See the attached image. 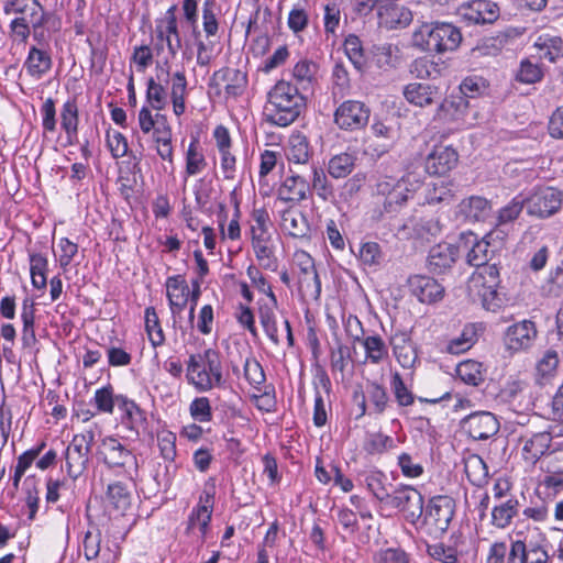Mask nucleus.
<instances>
[{"instance_id":"obj_21","label":"nucleus","mask_w":563,"mask_h":563,"mask_svg":"<svg viewBox=\"0 0 563 563\" xmlns=\"http://www.w3.org/2000/svg\"><path fill=\"white\" fill-rule=\"evenodd\" d=\"M117 406L122 412L121 421L131 432L139 437L140 431L146 426V415L135 401L123 395L117 396Z\"/></svg>"},{"instance_id":"obj_36","label":"nucleus","mask_w":563,"mask_h":563,"mask_svg":"<svg viewBox=\"0 0 563 563\" xmlns=\"http://www.w3.org/2000/svg\"><path fill=\"white\" fill-rule=\"evenodd\" d=\"M552 438L548 432H539L528 439L522 448V455L529 463H536L550 448Z\"/></svg>"},{"instance_id":"obj_35","label":"nucleus","mask_w":563,"mask_h":563,"mask_svg":"<svg viewBox=\"0 0 563 563\" xmlns=\"http://www.w3.org/2000/svg\"><path fill=\"white\" fill-rule=\"evenodd\" d=\"M107 500L113 509L124 515L131 508L132 493L124 483L113 482L108 485Z\"/></svg>"},{"instance_id":"obj_28","label":"nucleus","mask_w":563,"mask_h":563,"mask_svg":"<svg viewBox=\"0 0 563 563\" xmlns=\"http://www.w3.org/2000/svg\"><path fill=\"white\" fill-rule=\"evenodd\" d=\"M187 85L185 70H177L169 76V97L177 117L186 111Z\"/></svg>"},{"instance_id":"obj_30","label":"nucleus","mask_w":563,"mask_h":563,"mask_svg":"<svg viewBox=\"0 0 563 563\" xmlns=\"http://www.w3.org/2000/svg\"><path fill=\"white\" fill-rule=\"evenodd\" d=\"M457 247H453L451 244L441 243L431 247L428 256V265L434 273H441L446 268H450L455 262Z\"/></svg>"},{"instance_id":"obj_44","label":"nucleus","mask_w":563,"mask_h":563,"mask_svg":"<svg viewBox=\"0 0 563 563\" xmlns=\"http://www.w3.org/2000/svg\"><path fill=\"white\" fill-rule=\"evenodd\" d=\"M362 345L365 350L366 361L372 364H379L388 357V347L377 334L364 338Z\"/></svg>"},{"instance_id":"obj_7","label":"nucleus","mask_w":563,"mask_h":563,"mask_svg":"<svg viewBox=\"0 0 563 563\" xmlns=\"http://www.w3.org/2000/svg\"><path fill=\"white\" fill-rule=\"evenodd\" d=\"M98 453L109 468H121L125 473L137 471V459L133 450L114 437L103 438Z\"/></svg>"},{"instance_id":"obj_47","label":"nucleus","mask_w":563,"mask_h":563,"mask_svg":"<svg viewBox=\"0 0 563 563\" xmlns=\"http://www.w3.org/2000/svg\"><path fill=\"white\" fill-rule=\"evenodd\" d=\"M48 260L40 253L30 254V273L32 285L37 289H44L47 284Z\"/></svg>"},{"instance_id":"obj_12","label":"nucleus","mask_w":563,"mask_h":563,"mask_svg":"<svg viewBox=\"0 0 563 563\" xmlns=\"http://www.w3.org/2000/svg\"><path fill=\"white\" fill-rule=\"evenodd\" d=\"M371 110L357 100L342 102L334 112V123L345 131H357L363 129L369 120Z\"/></svg>"},{"instance_id":"obj_19","label":"nucleus","mask_w":563,"mask_h":563,"mask_svg":"<svg viewBox=\"0 0 563 563\" xmlns=\"http://www.w3.org/2000/svg\"><path fill=\"white\" fill-rule=\"evenodd\" d=\"M507 563H550V556L542 545L518 540L511 543Z\"/></svg>"},{"instance_id":"obj_64","label":"nucleus","mask_w":563,"mask_h":563,"mask_svg":"<svg viewBox=\"0 0 563 563\" xmlns=\"http://www.w3.org/2000/svg\"><path fill=\"white\" fill-rule=\"evenodd\" d=\"M385 14L391 27H406L412 21L411 11L405 7L388 8Z\"/></svg>"},{"instance_id":"obj_15","label":"nucleus","mask_w":563,"mask_h":563,"mask_svg":"<svg viewBox=\"0 0 563 563\" xmlns=\"http://www.w3.org/2000/svg\"><path fill=\"white\" fill-rule=\"evenodd\" d=\"M459 16L470 24H490L499 16V8L488 0H473L457 9Z\"/></svg>"},{"instance_id":"obj_4","label":"nucleus","mask_w":563,"mask_h":563,"mask_svg":"<svg viewBox=\"0 0 563 563\" xmlns=\"http://www.w3.org/2000/svg\"><path fill=\"white\" fill-rule=\"evenodd\" d=\"M461 41L460 30L450 23H423L412 34V45L424 52L453 51Z\"/></svg>"},{"instance_id":"obj_46","label":"nucleus","mask_w":563,"mask_h":563,"mask_svg":"<svg viewBox=\"0 0 563 563\" xmlns=\"http://www.w3.org/2000/svg\"><path fill=\"white\" fill-rule=\"evenodd\" d=\"M317 70L318 66L313 62L307 59L299 60L292 69V77L297 82L296 87L299 90L310 88L316 80Z\"/></svg>"},{"instance_id":"obj_40","label":"nucleus","mask_w":563,"mask_h":563,"mask_svg":"<svg viewBox=\"0 0 563 563\" xmlns=\"http://www.w3.org/2000/svg\"><path fill=\"white\" fill-rule=\"evenodd\" d=\"M365 483L367 489L380 503V505L385 507L391 495V492L388 488L390 484L387 483L386 475L382 472H371L365 477Z\"/></svg>"},{"instance_id":"obj_18","label":"nucleus","mask_w":563,"mask_h":563,"mask_svg":"<svg viewBox=\"0 0 563 563\" xmlns=\"http://www.w3.org/2000/svg\"><path fill=\"white\" fill-rule=\"evenodd\" d=\"M459 155L453 147L437 145L428 154L424 168L430 175H445L455 167Z\"/></svg>"},{"instance_id":"obj_50","label":"nucleus","mask_w":563,"mask_h":563,"mask_svg":"<svg viewBox=\"0 0 563 563\" xmlns=\"http://www.w3.org/2000/svg\"><path fill=\"white\" fill-rule=\"evenodd\" d=\"M456 375L472 386H478L484 380L482 364L473 360L461 362L456 366Z\"/></svg>"},{"instance_id":"obj_33","label":"nucleus","mask_w":563,"mask_h":563,"mask_svg":"<svg viewBox=\"0 0 563 563\" xmlns=\"http://www.w3.org/2000/svg\"><path fill=\"white\" fill-rule=\"evenodd\" d=\"M519 511V501L516 497H510L492 509V525L498 529L507 528Z\"/></svg>"},{"instance_id":"obj_32","label":"nucleus","mask_w":563,"mask_h":563,"mask_svg":"<svg viewBox=\"0 0 563 563\" xmlns=\"http://www.w3.org/2000/svg\"><path fill=\"white\" fill-rule=\"evenodd\" d=\"M533 47L536 55L540 59H545L551 63L563 56V41L559 36H550L548 34L540 35L536 40Z\"/></svg>"},{"instance_id":"obj_25","label":"nucleus","mask_w":563,"mask_h":563,"mask_svg":"<svg viewBox=\"0 0 563 563\" xmlns=\"http://www.w3.org/2000/svg\"><path fill=\"white\" fill-rule=\"evenodd\" d=\"M280 228L283 232L292 238H305L310 231L306 216L294 207L287 208L282 212Z\"/></svg>"},{"instance_id":"obj_53","label":"nucleus","mask_w":563,"mask_h":563,"mask_svg":"<svg viewBox=\"0 0 563 563\" xmlns=\"http://www.w3.org/2000/svg\"><path fill=\"white\" fill-rule=\"evenodd\" d=\"M525 206V197L521 195L516 196L508 205L499 209L496 225L501 227L514 222L520 216Z\"/></svg>"},{"instance_id":"obj_42","label":"nucleus","mask_w":563,"mask_h":563,"mask_svg":"<svg viewBox=\"0 0 563 563\" xmlns=\"http://www.w3.org/2000/svg\"><path fill=\"white\" fill-rule=\"evenodd\" d=\"M311 181L309 183L310 189L323 201H328L333 198V187L329 183L324 170L317 164L310 165Z\"/></svg>"},{"instance_id":"obj_39","label":"nucleus","mask_w":563,"mask_h":563,"mask_svg":"<svg viewBox=\"0 0 563 563\" xmlns=\"http://www.w3.org/2000/svg\"><path fill=\"white\" fill-rule=\"evenodd\" d=\"M207 167V161L202 147L197 137H194L186 151V176H195L203 172Z\"/></svg>"},{"instance_id":"obj_38","label":"nucleus","mask_w":563,"mask_h":563,"mask_svg":"<svg viewBox=\"0 0 563 563\" xmlns=\"http://www.w3.org/2000/svg\"><path fill=\"white\" fill-rule=\"evenodd\" d=\"M464 471L468 481L477 487H482L488 479V467L477 454H471L464 460Z\"/></svg>"},{"instance_id":"obj_16","label":"nucleus","mask_w":563,"mask_h":563,"mask_svg":"<svg viewBox=\"0 0 563 563\" xmlns=\"http://www.w3.org/2000/svg\"><path fill=\"white\" fill-rule=\"evenodd\" d=\"M407 285L411 296L421 303H434L444 296V287L433 277L427 275H412Z\"/></svg>"},{"instance_id":"obj_54","label":"nucleus","mask_w":563,"mask_h":563,"mask_svg":"<svg viewBox=\"0 0 563 563\" xmlns=\"http://www.w3.org/2000/svg\"><path fill=\"white\" fill-rule=\"evenodd\" d=\"M42 117L43 137L57 130L56 107L53 98H46L40 109Z\"/></svg>"},{"instance_id":"obj_11","label":"nucleus","mask_w":563,"mask_h":563,"mask_svg":"<svg viewBox=\"0 0 563 563\" xmlns=\"http://www.w3.org/2000/svg\"><path fill=\"white\" fill-rule=\"evenodd\" d=\"M527 212L538 218H548L562 206V192L553 187H540L525 197Z\"/></svg>"},{"instance_id":"obj_22","label":"nucleus","mask_w":563,"mask_h":563,"mask_svg":"<svg viewBox=\"0 0 563 563\" xmlns=\"http://www.w3.org/2000/svg\"><path fill=\"white\" fill-rule=\"evenodd\" d=\"M456 212L470 222L485 221L492 212V203L482 196H471L457 205Z\"/></svg>"},{"instance_id":"obj_1","label":"nucleus","mask_w":563,"mask_h":563,"mask_svg":"<svg viewBox=\"0 0 563 563\" xmlns=\"http://www.w3.org/2000/svg\"><path fill=\"white\" fill-rule=\"evenodd\" d=\"M422 178L415 172H407L400 178L384 176L375 184L374 196L380 206V214H396L422 186Z\"/></svg>"},{"instance_id":"obj_45","label":"nucleus","mask_w":563,"mask_h":563,"mask_svg":"<svg viewBox=\"0 0 563 563\" xmlns=\"http://www.w3.org/2000/svg\"><path fill=\"white\" fill-rule=\"evenodd\" d=\"M145 331L153 347L164 344L165 334L154 307H147L144 312Z\"/></svg>"},{"instance_id":"obj_37","label":"nucleus","mask_w":563,"mask_h":563,"mask_svg":"<svg viewBox=\"0 0 563 563\" xmlns=\"http://www.w3.org/2000/svg\"><path fill=\"white\" fill-rule=\"evenodd\" d=\"M24 66L32 77L41 78L51 69L52 58L44 49L32 46Z\"/></svg>"},{"instance_id":"obj_17","label":"nucleus","mask_w":563,"mask_h":563,"mask_svg":"<svg viewBox=\"0 0 563 563\" xmlns=\"http://www.w3.org/2000/svg\"><path fill=\"white\" fill-rule=\"evenodd\" d=\"M176 9V5L169 7L164 18L156 22L155 27L157 38L166 43L167 51L172 57L176 56L183 45L178 30Z\"/></svg>"},{"instance_id":"obj_59","label":"nucleus","mask_w":563,"mask_h":563,"mask_svg":"<svg viewBox=\"0 0 563 563\" xmlns=\"http://www.w3.org/2000/svg\"><path fill=\"white\" fill-rule=\"evenodd\" d=\"M488 84L481 76H467L460 85V91L464 97L475 98L486 92Z\"/></svg>"},{"instance_id":"obj_27","label":"nucleus","mask_w":563,"mask_h":563,"mask_svg":"<svg viewBox=\"0 0 563 563\" xmlns=\"http://www.w3.org/2000/svg\"><path fill=\"white\" fill-rule=\"evenodd\" d=\"M79 110L75 99H68L60 110V128L66 134L67 145L78 141Z\"/></svg>"},{"instance_id":"obj_26","label":"nucleus","mask_w":563,"mask_h":563,"mask_svg":"<svg viewBox=\"0 0 563 563\" xmlns=\"http://www.w3.org/2000/svg\"><path fill=\"white\" fill-rule=\"evenodd\" d=\"M499 269L495 264H492L483 266L472 274L468 280V290L471 294L475 295L486 289L489 290L494 287H499Z\"/></svg>"},{"instance_id":"obj_14","label":"nucleus","mask_w":563,"mask_h":563,"mask_svg":"<svg viewBox=\"0 0 563 563\" xmlns=\"http://www.w3.org/2000/svg\"><path fill=\"white\" fill-rule=\"evenodd\" d=\"M487 236L478 239L473 232L462 233L457 250L466 252V262L478 268L488 266L487 262L490 260L493 251L490 244L486 240Z\"/></svg>"},{"instance_id":"obj_61","label":"nucleus","mask_w":563,"mask_h":563,"mask_svg":"<svg viewBox=\"0 0 563 563\" xmlns=\"http://www.w3.org/2000/svg\"><path fill=\"white\" fill-rule=\"evenodd\" d=\"M298 283H299V291L302 295L309 296L312 299H318L320 297L321 282H320L317 271L306 274V275H299Z\"/></svg>"},{"instance_id":"obj_48","label":"nucleus","mask_w":563,"mask_h":563,"mask_svg":"<svg viewBox=\"0 0 563 563\" xmlns=\"http://www.w3.org/2000/svg\"><path fill=\"white\" fill-rule=\"evenodd\" d=\"M21 319L23 322L22 342L25 346H31L36 342L34 331L35 310L34 303L25 299L21 308Z\"/></svg>"},{"instance_id":"obj_55","label":"nucleus","mask_w":563,"mask_h":563,"mask_svg":"<svg viewBox=\"0 0 563 563\" xmlns=\"http://www.w3.org/2000/svg\"><path fill=\"white\" fill-rule=\"evenodd\" d=\"M216 0H205L202 4V26L208 37L216 36L219 31Z\"/></svg>"},{"instance_id":"obj_43","label":"nucleus","mask_w":563,"mask_h":563,"mask_svg":"<svg viewBox=\"0 0 563 563\" xmlns=\"http://www.w3.org/2000/svg\"><path fill=\"white\" fill-rule=\"evenodd\" d=\"M212 503L210 496L207 495L206 504L199 505L195 508L189 517V528L198 529L200 537L205 538L211 521Z\"/></svg>"},{"instance_id":"obj_62","label":"nucleus","mask_w":563,"mask_h":563,"mask_svg":"<svg viewBox=\"0 0 563 563\" xmlns=\"http://www.w3.org/2000/svg\"><path fill=\"white\" fill-rule=\"evenodd\" d=\"M58 255L57 261L59 263L60 268L64 271L70 265L75 256L78 254V245L77 243L71 242L67 238H62L58 241Z\"/></svg>"},{"instance_id":"obj_57","label":"nucleus","mask_w":563,"mask_h":563,"mask_svg":"<svg viewBox=\"0 0 563 563\" xmlns=\"http://www.w3.org/2000/svg\"><path fill=\"white\" fill-rule=\"evenodd\" d=\"M560 357L554 349L547 350L537 363V372L542 378L553 377L556 373Z\"/></svg>"},{"instance_id":"obj_34","label":"nucleus","mask_w":563,"mask_h":563,"mask_svg":"<svg viewBox=\"0 0 563 563\" xmlns=\"http://www.w3.org/2000/svg\"><path fill=\"white\" fill-rule=\"evenodd\" d=\"M391 343L394 354L400 366L404 368H412L417 362L418 355L409 336L406 333H401L400 335H396Z\"/></svg>"},{"instance_id":"obj_52","label":"nucleus","mask_w":563,"mask_h":563,"mask_svg":"<svg viewBox=\"0 0 563 563\" xmlns=\"http://www.w3.org/2000/svg\"><path fill=\"white\" fill-rule=\"evenodd\" d=\"M244 377L257 391H262L266 377L261 363L255 357H247L244 362Z\"/></svg>"},{"instance_id":"obj_31","label":"nucleus","mask_w":563,"mask_h":563,"mask_svg":"<svg viewBox=\"0 0 563 563\" xmlns=\"http://www.w3.org/2000/svg\"><path fill=\"white\" fill-rule=\"evenodd\" d=\"M286 156L290 164L297 166L309 164L311 151L307 137L302 134H292L288 141Z\"/></svg>"},{"instance_id":"obj_58","label":"nucleus","mask_w":563,"mask_h":563,"mask_svg":"<svg viewBox=\"0 0 563 563\" xmlns=\"http://www.w3.org/2000/svg\"><path fill=\"white\" fill-rule=\"evenodd\" d=\"M475 296L481 299L483 308L492 312L499 311L506 302L505 295L499 291V287H494L489 290L486 289L485 291L475 294Z\"/></svg>"},{"instance_id":"obj_56","label":"nucleus","mask_w":563,"mask_h":563,"mask_svg":"<svg viewBox=\"0 0 563 563\" xmlns=\"http://www.w3.org/2000/svg\"><path fill=\"white\" fill-rule=\"evenodd\" d=\"M117 396L113 394L111 385L101 387L95 391L93 402L99 412L109 413L113 412L117 405Z\"/></svg>"},{"instance_id":"obj_23","label":"nucleus","mask_w":563,"mask_h":563,"mask_svg":"<svg viewBox=\"0 0 563 563\" xmlns=\"http://www.w3.org/2000/svg\"><path fill=\"white\" fill-rule=\"evenodd\" d=\"M309 190V181L299 174H294L282 183L278 188V198L286 202H300L307 199Z\"/></svg>"},{"instance_id":"obj_8","label":"nucleus","mask_w":563,"mask_h":563,"mask_svg":"<svg viewBox=\"0 0 563 563\" xmlns=\"http://www.w3.org/2000/svg\"><path fill=\"white\" fill-rule=\"evenodd\" d=\"M385 507L399 510L408 522L416 525L423 514V497L415 487L401 485L391 490Z\"/></svg>"},{"instance_id":"obj_49","label":"nucleus","mask_w":563,"mask_h":563,"mask_svg":"<svg viewBox=\"0 0 563 563\" xmlns=\"http://www.w3.org/2000/svg\"><path fill=\"white\" fill-rule=\"evenodd\" d=\"M355 157L349 153H341L330 158L328 173L333 178H344L354 169Z\"/></svg>"},{"instance_id":"obj_29","label":"nucleus","mask_w":563,"mask_h":563,"mask_svg":"<svg viewBox=\"0 0 563 563\" xmlns=\"http://www.w3.org/2000/svg\"><path fill=\"white\" fill-rule=\"evenodd\" d=\"M481 331H483L481 323H467L459 336L449 341L445 351L455 355L468 351L477 342Z\"/></svg>"},{"instance_id":"obj_9","label":"nucleus","mask_w":563,"mask_h":563,"mask_svg":"<svg viewBox=\"0 0 563 563\" xmlns=\"http://www.w3.org/2000/svg\"><path fill=\"white\" fill-rule=\"evenodd\" d=\"M95 434L92 431L74 435L65 451V464L68 476L78 478L86 470L89 462Z\"/></svg>"},{"instance_id":"obj_51","label":"nucleus","mask_w":563,"mask_h":563,"mask_svg":"<svg viewBox=\"0 0 563 563\" xmlns=\"http://www.w3.org/2000/svg\"><path fill=\"white\" fill-rule=\"evenodd\" d=\"M222 74L223 78L228 81L225 93L234 98L241 96L247 84L246 74L239 69L230 68L224 69Z\"/></svg>"},{"instance_id":"obj_3","label":"nucleus","mask_w":563,"mask_h":563,"mask_svg":"<svg viewBox=\"0 0 563 563\" xmlns=\"http://www.w3.org/2000/svg\"><path fill=\"white\" fill-rule=\"evenodd\" d=\"M186 379L199 393H207L224 384L220 354L213 349L190 354L186 363Z\"/></svg>"},{"instance_id":"obj_63","label":"nucleus","mask_w":563,"mask_h":563,"mask_svg":"<svg viewBox=\"0 0 563 563\" xmlns=\"http://www.w3.org/2000/svg\"><path fill=\"white\" fill-rule=\"evenodd\" d=\"M190 416L199 422H209L212 420V410L207 397L194 399L189 406Z\"/></svg>"},{"instance_id":"obj_20","label":"nucleus","mask_w":563,"mask_h":563,"mask_svg":"<svg viewBox=\"0 0 563 563\" xmlns=\"http://www.w3.org/2000/svg\"><path fill=\"white\" fill-rule=\"evenodd\" d=\"M166 296L174 317L181 313L189 299V286L181 275L169 276L165 283Z\"/></svg>"},{"instance_id":"obj_60","label":"nucleus","mask_w":563,"mask_h":563,"mask_svg":"<svg viewBox=\"0 0 563 563\" xmlns=\"http://www.w3.org/2000/svg\"><path fill=\"white\" fill-rule=\"evenodd\" d=\"M344 51L354 67L361 70L365 64V58L360 38L355 35H349L344 42Z\"/></svg>"},{"instance_id":"obj_41","label":"nucleus","mask_w":563,"mask_h":563,"mask_svg":"<svg viewBox=\"0 0 563 563\" xmlns=\"http://www.w3.org/2000/svg\"><path fill=\"white\" fill-rule=\"evenodd\" d=\"M277 306H260L258 318L261 325L269 341L278 346L280 344V335L278 333L276 310Z\"/></svg>"},{"instance_id":"obj_5","label":"nucleus","mask_w":563,"mask_h":563,"mask_svg":"<svg viewBox=\"0 0 563 563\" xmlns=\"http://www.w3.org/2000/svg\"><path fill=\"white\" fill-rule=\"evenodd\" d=\"M253 224L251 227L252 246L260 265L269 271L277 268V258L274 254L272 235L268 231V212L261 208L252 212Z\"/></svg>"},{"instance_id":"obj_13","label":"nucleus","mask_w":563,"mask_h":563,"mask_svg":"<svg viewBox=\"0 0 563 563\" xmlns=\"http://www.w3.org/2000/svg\"><path fill=\"white\" fill-rule=\"evenodd\" d=\"M462 429L474 440H486L499 431V421L489 411L473 412L461 421Z\"/></svg>"},{"instance_id":"obj_24","label":"nucleus","mask_w":563,"mask_h":563,"mask_svg":"<svg viewBox=\"0 0 563 563\" xmlns=\"http://www.w3.org/2000/svg\"><path fill=\"white\" fill-rule=\"evenodd\" d=\"M404 96L409 103L422 108L437 102L441 93L437 86L411 82L405 87Z\"/></svg>"},{"instance_id":"obj_2","label":"nucleus","mask_w":563,"mask_h":563,"mask_svg":"<svg viewBox=\"0 0 563 563\" xmlns=\"http://www.w3.org/2000/svg\"><path fill=\"white\" fill-rule=\"evenodd\" d=\"M305 106V98L299 88L288 81L279 80L268 92L264 114L267 122L288 126L298 119Z\"/></svg>"},{"instance_id":"obj_6","label":"nucleus","mask_w":563,"mask_h":563,"mask_svg":"<svg viewBox=\"0 0 563 563\" xmlns=\"http://www.w3.org/2000/svg\"><path fill=\"white\" fill-rule=\"evenodd\" d=\"M453 515V499L449 496H434L423 508L420 529L430 537L439 538L448 530Z\"/></svg>"},{"instance_id":"obj_10","label":"nucleus","mask_w":563,"mask_h":563,"mask_svg":"<svg viewBox=\"0 0 563 563\" xmlns=\"http://www.w3.org/2000/svg\"><path fill=\"white\" fill-rule=\"evenodd\" d=\"M538 338V329L532 320H521L509 325L504 334L505 350L510 354L530 351Z\"/></svg>"}]
</instances>
